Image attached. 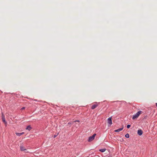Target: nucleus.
<instances>
[{
	"label": "nucleus",
	"instance_id": "obj_1",
	"mask_svg": "<svg viewBox=\"0 0 157 157\" xmlns=\"http://www.w3.org/2000/svg\"><path fill=\"white\" fill-rule=\"evenodd\" d=\"M142 113V112L141 111H138L136 114L133 116V117L132 118V119L134 120L140 116V115Z\"/></svg>",
	"mask_w": 157,
	"mask_h": 157
},
{
	"label": "nucleus",
	"instance_id": "obj_2",
	"mask_svg": "<svg viewBox=\"0 0 157 157\" xmlns=\"http://www.w3.org/2000/svg\"><path fill=\"white\" fill-rule=\"evenodd\" d=\"M96 135V133H94L92 136L89 137L88 141V142H91L93 141L94 139V138Z\"/></svg>",
	"mask_w": 157,
	"mask_h": 157
},
{
	"label": "nucleus",
	"instance_id": "obj_3",
	"mask_svg": "<svg viewBox=\"0 0 157 157\" xmlns=\"http://www.w3.org/2000/svg\"><path fill=\"white\" fill-rule=\"evenodd\" d=\"M108 123L110 125H111L112 124V118L111 117H109L108 119Z\"/></svg>",
	"mask_w": 157,
	"mask_h": 157
},
{
	"label": "nucleus",
	"instance_id": "obj_4",
	"mask_svg": "<svg viewBox=\"0 0 157 157\" xmlns=\"http://www.w3.org/2000/svg\"><path fill=\"white\" fill-rule=\"evenodd\" d=\"M2 121H3V122L5 123L6 126H7V122L6 121L5 116L3 115V114H2Z\"/></svg>",
	"mask_w": 157,
	"mask_h": 157
},
{
	"label": "nucleus",
	"instance_id": "obj_5",
	"mask_svg": "<svg viewBox=\"0 0 157 157\" xmlns=\"http://www.w3.org/2000/svg\"><path fill=\"white\" fill-rule=\"evenodd\" d=\"M137 133L138 134L140 135V136H141V135L142 134H143V131H142L141 130V129H140V130H138V131H137Z\"/></svg>",
	"mask_w": 157,
	"mask_h": 157
},
{
	"label": "nucleus",
	"instance_id": "obj_6",
	"mask_svg": "<svg viewBox=\"0 0 157 157\" xmlns=\"http://www.w3.org/2000/svg\"><path fill=\"white\" fill-rule=\"evenodd\" d=\"M98 105L97 104H95L93 105L91 107V109H95L97 106Z\"/></svg>",
	"mask_w": 157,
	"mask_h": 157
},
{
	"label": "nucleus",
	"instance_id": "obj_7",
	"mask_svg": "<svg viewBox=\"0 0 157 157\" xmlns=\"http://www.w3.org/2000/svg\"><path fill=\"white\" fill-rule=\"evenodd\" d=\"M123 128H121L118 129H117L114 130V132H120L121 131V130H123Z\"/></svg>",
	"mask_w": 157,
	"mask_h": 157
},
{
	"label": "nucleus",
	"instance_id": "obj_8",
	"mask_svg": "<svg viewBox=\"0 0 157 157\" xmlns=\"http://www.w3.org/2000/svg\"><path fill=\"white\" fill-rule=\"evenodd\" d=\"M20 150L21 151H24L26 150L24 147L22 146H21L20 147Z\"/></svg>",
	"mask_w": 157,
	"mask_h": 157
},
{
	"label": "nucleus",
	"instance_id": "obj_9",
	"mask_svg": "<svg viewBox=\"0 0 157 157\" xmlns=\"http://www.w3.org/2000/svg\"><path fill=\"white\" fill-rule=\"evenodd\" d=\"M24 134V132H21V133H16V135L17 136H21V135L23 134Z\"/></svg>",
	"mask_w": 157,
	"mask_h": 157
},
{
	"label": "nucleus",
	"instance_id": "obj_10",
	"mask_svg": "<svg viewBox=\"0 0 157 157\" xmlns=\"http://www.w3.org/2000/svg\"><path fill=\"white\" fill-rule=\"evenodd\" d=\"M32 127L30 125H29L26 127V130H28L29 131L32 129Z\"/></svg>",
	"mask_w": 157,
	"mask_h": 157
},
{
	"label": "nucleus",
	"instance_id": "obj_11",
	"mask_svg": "<svg viewBox=\"0 0 157 157\" xmlns=\"http://www.w3.org/2000/svg\"><path fill=\"white\" fill-rule=\"evenodd\" d=\"M105 150L106 149L105 148L100 149L99 150V151L102 152H104Z\"/></svg>",
	"mask_w": 157,
	"mask_h": 157
},
{
	"label": "nucleus",
	"instance_id": "obj_12",
	"mask_svg": "<svg viewBox=\"0 0 157 157\" xmlns=\"http://www.w3.org/2000/svg\"><path fill=\"white\" fill-rule=\"evenodd\" d=\"M125 136L126 138H128L129 137V134L127 133L125 135Z\"/></svg>",
	"mask_w": 157,
	"mask_h": 157
},
{
	"label": "nucleus",
	"instance_id": "obj_13",
	"mask_svg": "<svg viewBox=\"0 0 157 157\" xmlns=\"http://www.w3.org/2000/svg\"><path fill=\"white\" fill-rule=\"evenodd\" d=\"M131 126L130 125L128 124L127 125V127L128 128H129Z\"/></svg>",
	"mask_w": 157,
	"mask_h": 157
},
{
	"label": "nucleus",
	"instance_id": "obj_14",
	"mask_svg": "<svg viewBox=\"0 0 157 157\" xmlns=\"http://www.w3.org/2000/svg\"><path fill=\"white\" fill-rule=\"evenodd\" d=\"M25 108L24 107H22V108H21V110H24L25 109Z\"/></svg>",
	"mask_w": 157,
	"mask_h": 157
},
{
	"label": "nucleus",
	"instance_id": "obj_15",
	"mask_svg": "<svg viewBox=\"0 0 157 157\" xmlns=\"http://www.w3.org/2000/svg\"><path fill=\"white\" fill-rule=\"evenodd\" d=\"M71 124V123H70V122L68 123V124Z\"/></svg>",
	"mask_w": 157,
	"mask_h": 157
},
{
	"label": "nucleus",
	"instance_id": "obj_16",
	"mask_svg": "<svg viewBox=\"0 0 157 157\" xmlns=\"http://www.w3.org/2000/svg\"><path fill=\"white\" fill-rule=\"evenodd\" d=\"M108 157H112V156L111 155H109L108 156Z\"/></svg>",
	"mask_w": 157,
	"mask_h": 157
},
{
	"label": "nucleus",
	"instance_id": "obj_17",
	"mask_svg": "<svg viewBox=\"0 0 157 157\" xmlns=\"http://www.w3.org/2000/svg\"><path fill=\"white\" fill-rule=\"evenodd\" d=\"M56 136H57V135H54V138H55V137Z\"/></svg>",
	"mask_w": 157,
	"mask_h": 157
},
{
	"label": "nucleus",
	"instance_id": "obj_18",
	"mask_svg": "<svg viewBox=\"0 0 157 157\" xmlns=\"http://www.w3.org/2000/svg\"><path fill=\"white\" fill-rule=\"evenodd\" d=\"M76 121L78 122H79V121H75V122H76Z\"/></svg>",
	"mask_w": 157,
	"mask_h": 157
}]
</instances>
